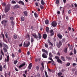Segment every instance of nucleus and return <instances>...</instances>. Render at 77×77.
<instances>
[{"instance_id":"f257e3e1","label":"nucleus","mask_w":77,"mask_h":77,"mask_svg":"<svg viewBox=\"0 0 77 77\" xmlns=\"http://www.w3.org/2000/svg\"><path fill=\"white\" fill-rule=\"evenodd\" d=\"M30 45V42H28L26 44V42H24L23 44V46L24 47H27Z\"/></svg>"},{"instance_id":"f03ea898","label":"nucleus","mask_w":77,"mask_h":77,"mask_svg":"<svg viewBox=\"0 0 77 77\" xmlns=\"http://www.w3.org/2000/svg\"><path fill=\"white\" fill-rule=\"evenodd\" d=\"M57 45L58 48H60L61 45H62V42H61V41H59V43H57Z\"/></svg>"},{"instance_id":"7ed1b4c3","label":"nucleus","mask_w":77,"mask_h":77,"mask_svg":"<svg viewBox=\"0 0 77 77\" xmlns=\"http://www.w3.org/2000/svg\"><path fill=\"white\" fill-rule=\"evenodd\" d=\"M7 23V21L4 20L2 21L1 23L2 24H3L4 26H6V23Z\"/></svg>"},{"instance_id":"20e7f679","label":"nucleus","mask_w":77,"mask_h":77,"mask_svg":"<svg viewBox=\"0 0 77 77\" xmlns=\"http://www.w3.org/2000/svg\"><path fill=\"white\" fill-rule=\"evenodd\" d=\"M51 25L53 27H56V26H57V23L54 21L52 23Z\"/></svg>"},{"instance_id":"39448f33","label":"nucleus","mask_w":77,"mask_h":77,"mask_svg":"<svg viewBox=\"0 0 77 77\" xmlns=\"http://www.w3.org/2000/svg\"><path fill=\"white\" fill-rule=\"evenodd\" d=\"M50 33H51V36H53V35H54V32H53V29H51L50 30Z\"/></svg>"},{"instance_id":"423d86ee","label":"nucleus","mask_w":77,"mask_h":77,"mask_svg":"<svg viewBox=\"0 0 77 77\" xmlns=\"http://www.w3.org/2000/svg\"><path fill=\"white\" fill-rule=\"evenodd\" d=\"M9 7H7L5 8V12H8L9 11Z\"/></svg>"},{"instance_id":"0eeeda50","label":"nucleus","mask_w":77,"mask_h":77,"mask_svg":"<svg viewBox=\"0 0 77 77\" xmlns=\"http://www.w3.org/2000/svg\"><path fill=\"white\" fill-rule=\"evenodd\" d=\"M42 57L43 58H47V56L46 55V54H45V53H43L42 55Z\"/></svg>"},{"instance_id":"6e6552de","label":"nucleus","mask_w":77,"mask_h":77,"mask_svg":"<svg viewBox=\"0 0 77 77\" xmlns=\"http://www.w3.org/2000/svg\"><path fill=\"white\" fill-rule=\"evenodd\" d=\"M26 65V64L25 63H23L22 64L20 65V66H19V68H21L22 67H23V66H24Z\"/></svg>"},{"instance_id":"1a4fd4ad","label":"nucleus","mask_w":77,"mask_h":77,"mask_svg":"<svg viewBox=\"0 0 77 77\" xmlns=\"http://www.w3.org/2000/svg\"><path fill=\"white\" fill-rule=\"evenodd\" d=\"M57 36L60 39H62V35L60 34H58L57 35Z\"/></svg>"},{"instance_id":"9d476101","label":"nucleus","mask_w":77,"mask_h":77,"mask_svg":"<svg viewBox=\"0 0 77 77\" xmlns=\"http://www.w3.org/2000/svg\"><path fill=\"white\" fill-rule=\"evenodd\" d=\"M63 74L61 72H59L57 73V75L58 77H60L61 75H62Z\"/></svg>"},{"instance_id":"9b49d317","label":"nucleus","mask_w":77,"mask_h":77,"mask_svg":"<svg viewBox=\"0 0 77 77\" xmlns=\"http://www.w3.org/2000/svg\"><path fill=\"white\" fill-rule=\"evenodd\" d=\"M48 43L49 44L51 45V47H53V45L52 43H51V42H50V40H48Z\"/></svg>"},{"instance_id":"f8f14e48","label":"nucleus","mask_w":77,"mask_h":77,"mask_svg":"<svg viewBox=\"0 0 77 77\" xmlns=\"http://www.w3.org/2000/svg\"><path fill=\"white\" fill-rule=\"evenodd\" d=\"M18 3L19 4H21L22 5H24V3L23 1H20L18 2Z\"/></svg>"},{"instance_id":"ddd939ff","label":"nucleus","mask_w":77,"mask_h":77,"mask_svg":"<svg viewBox=\"0 0 77 77\" xmlns=\"http://www.w3.org/2000/svg\"><path fill=\"white\" fill-rule=\"evenodd\" d=\"M32 36H33V37H34V38L37 39L38 38V36L36 35V34H32Z\"/></svg>"},{"instance_id":"4468645a","label":"nucleus","mask_w":77,"mask_h":77,"mask_svg":"<svg viewBox=\"0 0 77 77\" xmlns=\"http://www.w3.org/2000/svg\"><path fill=\"white\" fill-rule=\"evenodd\" d=\"M42 50L43 52H44L46 54H48V51H47V50L44 49H43Z\"/></svg>"},{"instance_id":"2eb2a0df","label":"nucleus","mask_w":77,"mask_h":77,"mask_svg":"<svg viewBox=\"0 0 77 77\" xmlns=\"http://www.w3.org/2000/svg\"><path fill=\"white\" fill-rule=\"evenodd\" d=\"M3 50L5 53H6V52H7L8 51V50L5 47L3 48Z\"/></svg>"},{"instance_id":"dca6fc26","label":"nucleus","mask_w":77,"mask_h":77,"mask_svg":"<svg viewBox=\"0 0 77 77\" xmlns=\"http://www.w3.org/2000/svg\"><path fill=\"white\" fill-rule=\"evenodd\" d=\"M57 62H58V63H62V60L59 59L57 60Z\"/></svg>"},{"instance_id":"f3484780","label":"nucleus","mask_w":77,"mask_h":77,"mask_svg":"<svg viewBox=\"0 0 77 77\" xmlns=\"http://www.w3.org/2000/svg\"><path fill=\"white\" fill-rule=\"evenodd\" d=\"M47 34H43V37L44 39H46V38H47Z\"/></svg>"},{"instance_id":"a211bd4d","label":"nucleus","mask_w":77,"mask_h":77,"mask_svg":"<svg viewBox=\"0 0 77 77\" xmlns=\"http://www.w3.org/2000/svg\"><path fill=\"white\" fill-rule=\"evenodd\" d=\"M45 23L46 24H49V21L48 20H46L45 21Z\"/></svg>"},{"instance_id":"6ab92c4d","label":"nucleus","mask_w":77,"mask_h":77,"mask_svg":"<svg viewBox=\"0 0 77 77\" xmlns=\"http://www.w3.org/2000/svg\"><path fill=\"white\" fill-rule=\"evenodd\" d=\"M38 38L39 39H41V38H42V36L39 33H38Z\"/></svg>"},{"instance_id":"aec40b11","label":"nucleus","mask_w":77,"mask_h":77,"mask_svg":"<svg viewBox=\"0 0 77 77\" xmlns=\"http://www.w3.org/2000/svg\"><path fill=\"white\" fill-rule=\"evenodd\" d=\"M3 71V67L2 65H1L0 66V71Z\"/></svg>"},{"instance_id":"412c9836","label":"nucleus","mask_w":77,"mask_h":77,"mask_svg":"<svg viewBox=\"0 0 77 77\" xmlns=\"http://www.w3.org/2000/svg\"><path fill=\"white\" fill-rule=\"evenodd\" d=\"M13 38L14 39H17V35H13Z\"/></svg>"},{"instance_id":"4be33fe9","label":"nucleus","mask_w":77,"mask_h":77,"mask_svg":"<svg viewBox=\"0 0 77 77\" xmlns=\"http://www.w3.org/2000/svg\"><path fill=\"white\" fill-rule=\"evenodd\" d=\"M43 69H44V63L43 62L42 63H41Z\"/></svg>"},{"instance_id":"5701e85b","label":"nucleus","mask_w":77,"mask_h":77,"mask_svg":"<svg viewBox=\"0 0 77 77\" xmlns=\"http://www.w3.org/2000/svg\"><path fill=\"white\" fill-rule=\"evenodd\" d=\"M41 3L42 5H44L45 4V2H44V1L43 0H42L41 1Z\"/></svg>"},{"instance_id":"b1692460","label":"nucleus","mask_w":77,"mask_h":77,"mask_svg":"<svg viewBox=\"0 0 77 77\" xmlns=\"http://www.w3.org/2000/svg\"><path fill=\"white\" fill-rule=\"evenodd\" d=\"M0 53L3 56H4V53H3V51L2 50V49L1 50Z\"/></svg>"},{"instance_id":"393cba45","label":"nucleus","mask_w":77,"mask_h":77,"mask_svg":"<svg viewBox=\"0 0 77 77\" xmlns=\"http://www.w3.org/2000/svg\"><path fill=\"white\" fill-rule=\"evenodd\" d=\"M46 29L47 33H48V31L49 30V28H48V27H47Z\"/></svg>"},{"instance_id":"a878e982","label":"nucleus","mask_w":77,"mask_h":77,"mask_svg":"<svg viewBox=\"0 0 77 77\" xmlns=\"http://www.w3.org/2000/svg\"><path fill=\"white\" fill-rule=\"evenodd\" d=\"M23 13L25 16L27 15V11H24Z\"/></svg>"},{"instance_id":"bb28decb","label":"nucleus","mask_w":77,"mask_h":77,"mask_svg":"<svg viewBox=\"0 0 77 77\" xmlns=\"http://www.w3.org/2000/svg\"><path fill=\"white\" fill-rule=\"evenodd\" d=\"M10 20L11 21H13L14 20V18L12 17H10Z\"/></svg>"},{"instance_id":"cd10ccee","label":"nucleus","mask_w":77,"mask_h":77,"mask_svg":"<svg viewBox=\"0 0 77 77\" xmlns=\"http://www.w3.org/2000/svg\"><path fill=\"white\" fill-rule=\"evenodd\" d=\"M67 49H67V48H65L64 50L65 53H67Z\"/></svg>"},{"instance_id":"c85d7f7f","label":"nucleus","mask_w":77,"mask_h":77,"mask_svg":"<svg viewBox=\"0 0 77 77\" xmlns=\"http://www.w3.org/2000/svg\"><path fill=\"white\" fill-rule=\"evenodd\" d=\"M61 58L62 59V60H63V61H65V58H64V57H61Z\"/></svg>"},{"instance_id":"c756f323","label":"nucleus","mask_w":77,"mask_h":77,"mask_svg":"<svg viewBox=\"0 0 77 77\" xmlns=\"http://www.w3.org/2000/svg\"><path fill=\"white\" fill-rule=\"evenodd\" d=\"M20 8V7L18 5H15L14 6V8Z\"/></svg>"},{"instance_id":"7c9ffc66","label":"nucleus","mask_w":77,"mask_h":77,"mask_svg":"<svg viewBox=\"0 0 77 77\" xmlns=\"http://www.w3.org/2000/svg\"><path fill=\"white\" fill-rule=\"evenodd\" d=\"M4 47H6L7 48H8V45H6V44H4Z\"/></svg>"},{"instance_id":"2f4dec72","label":"nucleus","mask_w":77,"mask_h":77,"mask_svg":"<svg viewBox=\"0 0 77 77\" xmlns=\"http://www.w3.org/2000/svg\"><path fill=\"white\" fill-rule=\"evenodd\" d=\"M51 57H49L48 58V59H49V60H51L53 62H54V61L53 60V59L51 58Z\"/></svg>"},{"instance_id":"473e14b6","label":"nucleus","mask_w":77,"mask_h":77,"mask_svg":"<svg viewBox=\"0 0 77 77\" xmlns=\"http://www.w3.org/2000/svg\"><path fill=\"white\" fill-rule=\"evenodd\" d=\"M34 15L35 17H37L38 15H37V14H36V13L35 12L34 13Z\"/></svg>"},{"instance_id":"72a5a7b5","label":"nucleus","mask_w":77,"mask_h":77,"mask_svg":"<svg viewBox=\"0 0 77 77\" xmlns=\"http://www.w3.org/2000/svg\"><path fill=\"white\" fill-rule=\"evenodd\" d=\"M55 58L57 60L59 59V57L57 56H56L55 57Z\"/></svg>"},{"instance_id":"f704fd0d","label":"nucleus","mask_w":77,"mask_h":77,"mask_svg":"<svg viewBox=\"0 0 77 77\" xmlns=\"http://www.w3.org/2000/svg\"><path fill=\"white\" fill-rule=\"evenodd\" d=\"M40 8L41 9H44V7L42 5H41L40 6Z\"/></svg>"},{"instance_id":"c9c22d12","label":"nucleus","mask_w":77,"mask_h":77,"mask_svg":"<svg viewBox=\"0 0 77 77\" xmlns=\"http://www.w3.org/2000/svg\"><path fill=\"white\" fill-rule=\"evenodd\" d=\"M49 56L51 57H53V56H52V55H51V53H49Z\"/></svg>"},{"instance_id":"e433bc0d","label":"nucleus","mask_w":77,"mask_h":77,"mask_svg":"<svg viewBox=\"0 0 77 77\" xmlns=\"http://www.w3.org/2000/svg\"><path fill=\"white\" fill-rule=\"evenodd\" d=\"M45 73L46 77H48V75H47V72L46 71H45Z\"/></svg>"},{"instance_id":"4c0bfd02","label":"nucleus","mask_w":77,"mask_h":77,"mask_svg":"<svg viewBox=\"0 0 77 77\" xmlns=\"http://www.w3.org/2000/svg\"><path fill=\"white\" fill-rule=\"evenodd\" d=\"M17 62H18L17 61V60H15L14 61V64L15 65H16V64H17Z\"/></svg>"},{"instance_id":"58836bf2","label":"nucleus","mask_w":77,"mask_h":77,"mask_svg":"<svg viewBox=\"0 0 77 77\" xmlns=\"http://www.w3.org/2000/svg\"><path fill=\"white\" fill-rule=\"evenodd\" d=\"M45 45L46 48H48V45H47V44H45Z\"/></svg>"},{"instance_id":"ea45409f","label":"nucleus","mask_w":77,"mask_h":77,"mask_svg":"<svg viewBox=\"0 0 77 77\" xmlns=\"http://www.w3.org/2000/svg\"><path fill=\"white\" fill-rule=\"evenodd\" d=\"M70 65V63H68L67 64H66V66H68Z\"/></svg>"},{"instance_id":"a19ab883","label":"nucleus","mask_w":77,"mask_h":77,"mask_svg":"<svg viewBox=\"0 0 77 77\" xmlns=\"http://www.w3.org/2000/svg\"><path fill=\"white\" fill-rule=\"evenodd\" d=\"M21 20L22 21H23L24 20V18L23 17H22L21 18Z\"/></svg>"},{"instance_id":"79ce46f5","label":"nucleus","mask_w":77,"mask_h":77,"mask_svg":"<svg viewBox=\"0 0 77 77\" xmlns=\"http://www.w3.org/2000/svg\"><path fill=\"white\" fill-rule=\"evenodd\" d=\"M5 36L6 38H8V35L7 33L5 34Z\"/></svg>"},{"instance_id":"37998d69","label":"nucleus","mask_w":77,"mask_h":77,"mask_svg":"<svg viewBox=\"0 0 77 77\" xmlns=\"http://www.w3.org/2000/svg\"><path fill=\"white\" fill-rule=\"evenodd\" d=\"M2 58H3V56H2V54H1L0 57V60H2Z\"/></svg>"},{"instance_id":"c03bdc74","label":"nucleus","mask_w":77,"mask_h":77,"mask_svg":"<svg viewBox=\"0 0 77 77\" xmlns=\"http://www.w3.org/2000/svg\"><path fill=\"white\" fill-rule=\"evenodd\" d=\"M59 0H56V4H59Z\"/></svg>"},{"instance_id":"a18cd8bd","label":"nucleus","mask_w":77,"mask_h":77,"mask_svg":"<svg viewBox=\"0 0 77 77\" xmlns=\"http://www.w3.org/2000/svg\"><path fill=\"white\" fill-rule=\"evenodd\" d=\"M36 69L37 70H39V67L38 66H36Z\"/></svg>"},{"instance_id":"49530a36","label":"nucleus","mask_w":77,"mask_h":77,"mask_svg":"<svg viewBox=\"0 0 77 77\" xmlns=\"http://www.w3.org/2000/svg\"><path fill=\"white\" fill-rule=\"evenodd\" d=\"M11 3H14V4H15V3H16V2L14 1H12Z\"/></svg>"},{"instance_id":"de8ad7c7","label":"nucleus","mask_w":77,"mask_h":77,"mask_svg":"<svg viewBox=\"0 0 77 77\" xmlns=\"http://www.w3.org/2000/svg\"><path fill=\"white\" fill-rule=\"evenodd\" d=\"M35 5L36 6H38L39 5H38V2H35Z\"/></svg>"},{"instance_id":"09e8293b","label":"nucleus","mask_w":77,"mask_h":77,"mask_svg":"<svg viewBox=\"0 0 77 77\" xmlns=\"http://www.w3.org/2000/svg\"><path fill=\"white\" fill-rule=\"evenodd\" d=\"M9 55H8L7 57V62H9Z\"/></svg>"},{"instance_id":"8fccbe9b","label":"nucleus","mask_w":77,"mask_h":77,"mask_svg":"<svg viewBox=\"0 0 77 77\" xmlns=\"http://www.w3.org/2000/svg\"><path fill=\"white\" fill-rule=\"evenodd\" d=\"M57 15H59V14H60V11H57Z\"/></svg>"},{"instance_id":"3c124183","label":"nucleus","mask_w":77,"mask_h":77,"mask_svg":"<svg viewBox=\"0 0 77 77\" xmlns=\"http://www.w3.org/2000/svg\"><path fill=\"white\" fill-rule=\"evenodd\" d=\"M77 65V64L75 63H73L72 64V66H76Z\"/></svg>"},{"instance_id":"603ef678","label":"nucleus","mask_w":77,"mask_h":77,"mask_svg":"<svg viewBox=\"0 0 77 77\" xmlns=\"http://www.w3.org/2000/svg\"><path fill=\"white\" fill-rule=\"evenodd\" d=\"M74 54H76V53H77V51H76V50H75V49L74 50Z\"/></svg>"},{"instance_id":"864d4df0","label":"nucleus","mask_w":77,"mask_h":77,"mask_svg":"<svg viewBox=\"0 0 77 77\" xmlns=\"http://www.w3.org/2000/svg\"><path fill=\"white\" fill-rule=\"evenodd\" d=\"M34 39L33 38H31V42H33Z\"/></svg>"},{"instance_id":"5fc2aeb1","label":"nucleus","mask_w":77,"mask_h":77,"mask_svg":"<svg viewBox=\"0 0 77 77\" xmlns=\"http://www.w3.org/2000/svg\"><path fill=\"white\" fill-rule=\"evenodd\" d=\"M57 55L58 56H60V54L59 53V52H58V53H57Z\"/></svg>"},{"instance_id":"6e6d98bb","label":"nucleus","mask_w":77,"mask_h":77,"mask_svg":"<svg viewBox=\"0 0 77 77\" xmlns=\"http://www.w3.org/2000/svg\"><path fill=\"white\" fill-rule=\"evenodd\" d=\"M62 41L63 42H64L65 41V38L63 39L62 40Z\"/></svg>"},{"instance_id":"4d7b16f0","label":"nucleus","mask_w":77,"mask_h":77,"mask_svg":"<svg viewBox=\"0 0 77 77\" xmlns=\"http://www.w3.org/2000/svg\"><path fill=\"white\" fill-rule=\"evenodd\" d=\"M11 56H12V57H15V55H14V53L12 54Z\"/></svg>"},{"instance_id":"13d9d810","label":"nucleus","mask_w":77,"mask_h":77,"mask_svg":"<svg viewBox=\"0 0 77 77\" xmlns=\"http://www.w3.org/2000/svg\"><path fill=\"white\" fill-rule=\"evenodd\" d=\"M5 67H6V65L5 64L3 66V68L4 69H5Z\"/></svg>"},{"instance_id":"bf43d9fd","label":"nucleus","mask_w":77,"mask_h":77,"mask_svg":"<svg viewBox=\"0 0 77 77\" xmlns=\"http://www.w3.org/2000/svg\"><path fill=\"white\" fill-rule=\"evenodd\" d=\"M32 63H30L29 64V66H31V67H32Z\"/></svg>"},{"instance_id":"052dcab7","label":"nucleus","mask_w":77,"mask_h":77,"mask_svg":"<svg viewBox=\"0 0 77 77\" xmlns=\"http://www.w3.org/2000/svg\"><path fill=\"white\" fill-rule=\"evenodd\" d=\"M15 70L16 71H18V69H17V68H16L15 69Z\"/></svg>"},{"instance_id":"680f3d73","label":"nucleus","mask_w":77,"mask_h":77,"mask_svg":"<svg viewBox=\"0 0 77 77\" xmlns=\"http://www.w3.org/2000/svg\"><path fill=\"white\" fill-rule=\"evenodd\" d=\"M69 31H70V30H71V27H69Z\"/></svg>"},{"instance_id":"e2e57ef3","label":"nucleus","mask_w":77,"mask_h":77,"mask_svg":"<svg viewBox=\"0 0 77 77\" xmlns=\"http://www.w3.org/2000/svg\"><path fill=\"white\" fill-rule=\"evenodd\" d=\"M2 38L3 39H4V38L5 37V36L4 35V34H2Z\"/></svg>"},{"instance_id":"0e129e2a","label":"nucleus","mask_w":77,"mask_h":77,"mask_svg":"<svg viewBox=\"0 0 77 77\" xmlns=\"http://www.w3.org/2000/svg\"><path fill=\"white\" fill-rule=\"evenodd\" d=\"M11 24H12V25H13L14 24V22L12 21L11 22Z\"/></svg>"},{"instance_id":"69168bd1","label":"nucleus","mask_w":77,"mask_h":77,"mask_svg":"<svg viewBox=\"0 0 77 77\" xmlns=\"http://www.w3.org/2000/svg\"><path fill=\"white\" fill-rule=\"evenodd\" d=\"M71 11H70V10H69V11H68V13L69 14H71Z\"/></svg>"},{"instance_id":"338daca9","label":"nucleus","mask_w":77,"mask_h":77,"mask_svg":"<svg viewBox=\"0 0 77 77\" xmlns=\"http://www.w3.org/2000/svg\"><path fill=\"white\" fill-rule=\"evenodd\" d=\"M38 60L37 59H35V62H38Z\"/></svg>"},{"instance_id":"774afa93","label":"nucleus","mask_w":77,"mask_h":77,"mask_svg":"<svg viewBox=\"0 0 77 77\" xmlns=\"http://www.w3.org/2000/svg\"><path fill=\"white\" fill-rule=\"evenodd\" d=\"M23 76L24 77H26V74H24L23 75Z\"/></svg>"}]
</instances>
